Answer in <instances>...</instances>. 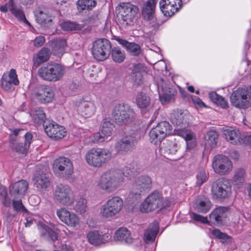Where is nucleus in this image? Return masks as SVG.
Here are the masks:
<instances>
[{"instance_id": "1", "label": "nucleus", "mask_w": 251, "mask_h": 251, "mask_svg": "<svg viewBox=\"0 0 251 251\" xmlns=\"http://www.w3.org/2000/svg\"><path fill=\"white\" fill-rule=\"evenodd\" d=\"M24 130L17 129L14 130L10 135V148L18 154L25 155L27 154L31 144L32 135L26 132L24 136L21 138Z\"/></svg>"}, {"instance_id": "2", "label": "nucleus", "mask_w": 251, "mask_h": 251, "mask_svg": "<svg viewBox=\"0 0 251 251\" xmlns=\"http://www.w3.org/2000/svg\"><path fill=\"white\" fill-rule=\"evenodd\" d=\"M188 116L181 110H176L173 111L171 114V120L174 125L176 126L175 134L183 138L187 142H192L193 141V133L186 129L188 126Z\"/></svg>"}, {"instance_id": "3", "label": "nucleus", "mask_w": 251, "mask_h": 251, "mask_svg": "<svg viewBox=\"0 0 251 251\" xmlns=\"http://www.w3.org/2000/svg\"><path fill=\"white\" fill-rule=\"evenodd\" d=\"M28 188V183L25 180H21L10 185L9 193L11 198L9 197L5 187H0V193L2 197V203L6 206L11 205V199H22L25 194Z\"/></svg>"}, {"instance_id": "4", "label": "nucleus", "mask_w": 251, "mask_h": 251, "mask_svg": "<svg viewBox=\"0 0 251 251\" xmlns=\"http://www.w3.org/2000/svg\"><path fill=\"white\" fill-rule=\"evenodd\" d=\"M123 174L121 171H110L101 175L98 186L105 192L111 193L116 190L123 183Z\"/></svg>"}, {"instance_id": "5", "label": "nucleus", "mask_w": 251, "mask_h": 251, "mask_svg": "<svg viewBox=\"0 0 251 251\" xmlns=\"http://www.w3.org/2000/svg\"><path fill=\"white\" fill-rule=\"evenodd\" d=\"M112 116L117 124L121 126L128 125L134 122L135 113L128 104L119 103L114 106L112 110Z\"/></svg>"}, {"instance_id": "6", "label": "nucleus", "mask_w": 251, "mask_h": 251, "mask_svg": "<svg viewBox=\"0 0 251 251\" xmlns=\"http://www.w3.org/2000/svg\"><path fill=\"white\" fill-rule=\"evenodd\" d=\"M170 201L164 199L162 194L157 191H154L145 200L141 205V211L147 212L157 208H163L170 206Z\"/></svg>"}, {"instance_id": "7", "label": "nucleus", "mask_w": 251, "mask_h": 251, "mask_svg": "<svg viewBox=\"0 0 251 251\" xmlns=\"http://www.w3.org/2000/svg\"><path fill=\"white\" fill-rule=\"evenodd\" d=\"M111 151L103 148H92L85 155L87 163L91 166L100 167L109 161L111 158Z\"/></svg>"}, {"instance_id": "8", "label": "nucleus", "mask_w": 251, "mask_h": 251, "mask_svg": "<svg viewBox=\"0 0 251 251\" xmlns=\"http://www.w3.org/2000/svg\"><path fill=\"white\" fill-rule=\"evenodd\" d=\"M230 100L232 105L236 108L244 109L251 106V86L233 91Z\"/></svg>"}, {"instance_id": "9", "label": "nucleus", "mask_w": 251, "mask_h": 251, "mask_svg": "<svg viewBox=\"0 0 251 251\" xmlns=\"http://www.w3.org/2000/svg\"><path fill=\"white\" fill-rule=\"evenodd\" d=\"M39 76L43 79L56 81L60 79L65 74L63 66L58 63H48L38 70Z\"/></svg>"}, {"instance_id": "10", "label": "nucleus", "mask_w": 251, "mask_h": 251, "mask_svg": "<svg viewBox=\"0 0 251 251\" xmlns=\"http://www.w3.org/2000/svg\"><path fill=\"white\" fill-rule=\"evenodd\" d=\"M211 192L214 199L224 201L228 198L231 194V184L225 178H219L212 184Z\"/></svg>"}, {"instance_id": "11", "label": "nucleus", "mask_w": 251, "mask_h": 251, "mask_svg": "<svg viewBox=\"0 0 251 251\" xmlns=\"http://www.w3.org/2000/svg\"><path fill=\"white\" fill-rule=\"evenodd\" d=\"M123 206V200L118 196H114L101 206L100 214L104 218H111L119 213Z\"/></svg>"}, {"instance_id": "12", "label": "nucleus", "mask_w": 251, "mask_h": 251, "mask_svg": "<svg viewBox=\"0 0 251 251\" xmlns=\"http://www.w3.org/2000/svg\"><path fill=\"white\" fill-rule=\"evenodd\" d=\"M54 198L61 205L67 207L72 206L75 200V194L70 187L62 184L56 186Z\"/></svg>"}, {"instance_id": "13", "label": "nucleus", "mask_w": 251, "mask_h": 251, "mask_svg": "<svg viewBox=\"0 0 251 251\" xmlns=\"http://www.w3.org/2000/svg\"><path fill=\"white\" fill-rule=\"evenodd\" d=\"M111 50V45L108 40L104 38L99 39L93 43L92 53L95 59L102 61L109 57Z\"/></svg>"}, {"instance_id": "14", "label": "nucleus", "mask_w": 251, "mask_h": 251, "mask_svg": "<svg viewBox=\"0 0 251 251\" xmlns=\"http://www.w3.org/2000/svg\"><path fill=\"white\" fill-rule=\"evenodd\" d=\"M117 10H119V17L121 18L123 24L131 25L136 22L139 11L137 6L128 2L123 3L117 8Z\"/></svg>"}, {"instance_id": "15", "label": "nucleus", "mask_w": 251, "mask_h": 251, "mask_svg": "<svg viewBox=\"0 0 251 251\" xmlns=\"http://www.w3.org/2000/svg\"><path fill=\"white\" fill-rule=\"evenodd\" d=\"M53 170L57 176L66 179L70 178L74 173L73 163L65 157H58L54 161Z\"/></svg>"}, {"instance_id": "16", "label": "nucleus", "mask_w": 251, "mask_h": 251, "mask_svg": "<svg viewBox=\"0 0 251 251\" xmlns=\"http://www.w3.org/2000/svg\"><path fill=\"white\" fill-rule=\"evenodd\" d=\"M172 127L169 122L162 121L152 127L150 131L149 136L151 142L160 143L168 135L171 133Z\"/></svg>"}, {"instance_id": "17", "label": "nucleus", "mask_w": 251, "mask_h": 251, "mask_svg": "<svg viewBox=\"0 0 251 251\" xmlns=\"http://www.w3.org/2000/svg\"><path fill=\"white\" fill-rule=\"evenodd\" d=\"M151 187L152 181L150 177L147 176H140L135 180L130 197L138 201L140 198L141 193L150 190Z\"/></svg>"}, {"instance_id": "18", "label": "nucleus", "mask_w": 251, "mask_h": 251, "mask_svg": "<svg viewBox=\"0 0 251 251\" xmlns=\"http://www.w3.org/2000/svg\"><path fill=\"white\" fill-rule=\"evenodd\" d=\"M212 168L215 173L221 176L228 174L232 169V164L229 159L223 155L215 156L212 161Z\"/></svg>"}, {"instance_id": "19", "label": "nucleus", "mask_w": 251, "mask_h": 251, "mask_svg": "<svg viewBox=\"0 0 251 251\" xmlns=\"http://www.w3.org/2000/svg\"><path fill=\"white\" fill-rule=\"evenodd\" d=\"M76 105L78 114L85 118L92 116L97 108L95 101L88 97L80 99Z\"/></svg>"}, {"instance_id": "20", "label": "nucleus", "mask_w": 251, "mask_h": 251, "mask_svg": "<svg viewBox=\"0 0 251 251\" xmlns=\"http://www.w3.org/2000/svg\"><path fill=\"white\" fill-rule=\"evenodd\" d=\"M156 3V0H148L144 3L142 8V16L144 19L146 21H152L150 24L154 28L159 26V24L154 18Z\"/></svg>"}, {"instance_id": "21", "label": "nucleus", "mask_w": 251, "mask_h": 251, "mask_svg": "<svg viewBox=\"0 0 251 251\" xmlns=\"http://www.w3.org/2000/svg\"><path fill=\"white\" fill-rule=\"evenodd\" d=\"M181 0H160L159 7L166 16H172L182 7Z\"/></svg>"}, {"instance_id": "22", "label": "nucleus", "mask_w": 251, "mask_h": 251, "mask_svg": "<svg viewBox=\"0 0 251 251\" xmlns=\"http://www.w3.org/2000/svg\"><path fill=\"white\" fill-rule=\"evenodd\" d=\"M44 127L48 136L54 140L61 139L66 135L65 128L53 121L49 122L47 125H44Z\"/></svg>"}, {"instance_id": "23", "label": "nucleus", "mask_w": 251, "mask_h": 251, "mask_svg": "<svg viewBox=\"0 0 251 251\" xmlns=\"http://www.w3.org/2000/svg\"><path fill=\"white\" fill-rule=\"evenodd\" d=\"M137 142V135L133 133L123 138L117 143L116 148L119 152L124 153L133 149Z\"/></svg>"}, {"instance_id": "24", "label": "nucleus", "mask_w": 251, "mask_h": 251, "mask_svg": "<svg viewBox=\"0 0 251 251\" xmlns=\"http://www.w3.org/2000/svg\"><path fill=\"white\" fill-rule=\"evenodd\" d=\"M56 214L60 221L68 226L74 227L79 224V218L65 207L57 209Z\"/></svg>"}, {"instance_id": "25", "label": "nucleus", "mask_w": 251, "mask_h": 251, "mask_svg": "<svg viewBox=\"0 0 251 251\" xmlns=\"http://www.w3.org/2000/svg\"><path fill=\"white\" fill-rule=\"evenodd\" d=\"M229 213L228 208L226 207L220 206L215 208L209 215L211 223L215 225L222 224L224 220Z\"/></svg>"}, {"instance_id": "26", "label": "nucleus", "mask_w": 251, "mask_h": 251, "mask_svg": "<svg viewBox=\"0 0 251 251\" xmlns=\"http://www.w3.org/2000/svg\"><path fill=\"white\" fill-rule=\"evenodd\" d=\"M33 184L38 191L44 193L50 186L49 176L43 173H37L33 178Z\"/></svg>"}, {"instance_id": "27", "label": "nucleus", "mask_w": 251, "mask_h": 251, "mask_svg": "<svg viewBox=\"0 0 251 251\" xmlns=\"http://www.w3.org/2000/svg\"><path fill=\"white\" fill-rule=\"evenodd\" d=\"M36 99L42 103L51 102L54 97V93L50 88L46 86L38 87L35 93Z\"/></svg>"}, {"instance_id": "28", "label": "nucleus", "mask_w": 251, "mask_h": 251, "mask_svg": "<svg viewBox=\"0 0 251 251\" xmlns=\"http://www.w3.org/2000/svg\"><path fill=\"white\" fill-rule=\"evenodd\" d=\"M212 207V203L209 199L204 196L198 197L194 204V209L198 212L206 213Z\"/></svg>"}, {"instance_id": "29", "label": "nucleus", "mask_w": 251, "mask_h": 251, "mask_svg": "<svg viewBox=\"0 0 251 251\" xmlns=\"http://www.w3.org/2000/svg\"><path fill=\"white\" fill-rule=\"evenodd\" d=\"M179 149V145L175 140H166L160 147L161 153L166 156L175 154Z\"/></svg>"}, {"instance_id": "30", "label": "nucleus", "mask_w": 251, "mask_h": 251, "mask_svg": "<svg viewBox=\"0 0 251 251\" xmlns=\"http://www.w3.org/2000/svg\"><path fill=\"white\" fill-rule=\"evenodd\" d=\"M223 134L226 140L233 144H237L241 142V133L237 129L226 127L223 128Z\"/></svg>"}, {"instance_id": "31", "label": "nucleus", "mask_w": 251, "mask_h": 251, "mask_svg": "<svg viewBox=\"0 0 251 251\" xmlns=\"http://www.w3.org/2000/svg\"><path fill=\"white\" fill-rule=\"evenodd\" d=\"M87 237L89 243L95 246L103 243L109 239L108 235H101L96 230L89 232Z\"/></svg>"}, {"instance_id": "32", "label": "nucleus", "mask_w": 251, "mask_h": 251, "mask_svg": "<svg viewBox=\"0 0 251 251\" xmlns=\"http://www.w3.org/2000/svg\"><path fill=\"white\" fill-rule=\"evenodd\" d=\"M159 225L156 222L151 223L144 232V239L146 242H153L158 232Z\"/></svg>"}, {"instance_id": "33", "label": "nucleus", "mask_w": 251, "mask_h": 251, "mask_svg": "<svg viewBox=\"0 0 251 251\" xmlns=\"http://www.w3.org/2000/svg\"><path fill=\"white\" fill-rule=\"evenodd\" d=\"M51 47L53 53L60 57L65 52V49L67 47L66 40L61 38L54 39L52 41Z\"/></svg>"}, {"instance_id": "34", "label": "nucleus", "mask_w": 251, "mask_h": 251, "mask_svg": "<svg viewBox=\"0 0 251 251\" xmlns=\"http://www.w3.org/2000/svg\"><path fill=\"white\" fill-rule=\"evenodd\" d=\"M116 40L120 45L125 47L127 51L133 55H138L141 53V48L138 44L128 42L127 41L120 38H117Z\"/></svg>"}, {"instance_id": "35", "label": "nucleus", "mask_w": 251, "mask_h": 251, "mask_svg": "<svg viewBox=\"0 0 251 251\" xmlns=\"http://www.w3.org/2000/svg\"><path fill=\"white\" fill-rule=\"evenodd\" d=\"M114 239L127 244L131 243L133 240L130 231L125 227L120 228L116 231Z\"/></svg>"}, {"instance_id": "36", "label": "nucleus", "mask_w": 251, "mask_h": 251, "mask_svg": "<svg viewBox=\"0 0 251 251\" xmlns=\"http://www.w3.org/2000/svg\"><path fill=\"white\" fill-rule=\"evenodd\" d=\"M34 15L37 22L40 25H45L52 22L50 16H49L45 11L37 9Z\"/></svg>"}, {"instance_id": "37", "label": "nucleus", "mask_w": 251, "mask_h": 251, "mask_svg": "<svg viewBox=\"0 0 251 251\" xmlns=\"http://www.w3.org/2000/svg\"><path fill=\"white\" fill-rule=\"evenodd\" d=\"M39 229L40 230L41 235L45 238L49 237L54 241L57 239V233L54 230H52L48 226L45 225H41L39 226Z\"/></svg>"}, {"instance_id": "38", "label": "nucleus", "mask_w": 251, "mask_h": 251, "mask_svg": "<svg viewBox=\"0 0 251 251\" xmlns=\"http://www.w3.org/2000/svg\"><path fill=\"white\" fill-rule=\"evenodd\" d=\"M110 52L113 61L117 63H122L126 58L125 51L119 47L111 48Z\"/></svg>"}, {"instance_id": "39", "label": "nucleus", "mask_w": 251, "mask_h": 251, "mask_svg": "<svg viewBox=\"0 0 251 251\" xmlns=\"http://www.w3.org/2000/svg\"><path fill=\"white\" fill-rule=\"evenodd\" d=\"M50 51L48 48L45 47L42 48L38 53L34 64H36L38 66L40 64L47 61L50 58Z\"/></svg>"}, {"instance_id": "40", "label": "nucleus", "mask_w": 251, "mask_h": 251, "mask_svg": "<svg viewBox=\"0 0 251 251\" xmlns=\"http://www.w3.org/2000/svg\"><path fill=\"white\" fill-rule=\"evenodd\" d=\"M77 9L79 13L84 10H90L96 5L95 0H78L76 3Z\"/></svg>"}, {"instance_id": "41", "label": "nucleus", "mask_w": 251, "mask_h": 251, "mask_svg": "<svg viewBox=\"0 0 251 251\" xmlns=\"http://www.w3.org/2000/svg\"><path fill=\"white\" fill-rule=\"evenodd\" d=\"M136 102L141 109L146 108L150 103V98L143 93L138 94L136 97Z\"/></svg>"}, {"instance_id": "42", "label": "nucleus", "mask_w": 251, "mask_h": 251, "mask_svg": "<svg viewBox=\"0 0 251 251\" xmlns=\"http://www.w3.org/2000/svg\"><path fill=\"white\" fill-rule=\"evenodd\" d=\"M142 69V66L140 64L135 65L133 69L131 76L134 83L137 85H140L142 83L143 76L141 73Z\"/></svg>"}, {"instance_id": "43", "label": "nucleus", "mask_w": 251, "mask_h": 251, "mask_svg": "<svg viewBox=\"0 0 251 251\" xmlns=\"http://www.w3.org/2000/svg\"><path fill=\"white\" fill-rule=\"evenodd\" d=\"M218 137L219 134L217 132L214 130L208 131L205 136V144L211 148L214 147L217 144Z\"/></svg>"}, {"instance_id": "44", "label": "nucleus", "mask_w": 251, "mask_h": 251, "mask_svg": "<svg viewBox=\"0 0 251 251\" xmlns=\"http://www.w3.org/2000/svg\"><path fill=\"white\" fill-rule=\"evenodd\" d=\"M209 97L213 102L221 106L222 108H226L228 106V103L224 98L218 95L215 92H211L209 94Z\"/></svg>"}, {"instance_id": "45", "label": "nucleus", "mask_w": 251, "mask_h": 251, "mask_svg": "<svg viewBox=\"0 0 251 251\" xmlns=\"http://www.w3.org/2000/svg\"><path fill=\"white\" fill-rule=\"evenodd\" d=\"M245 170L243 169H238L235 171L233 180L235 185L239 187L242 185L245 181Z\"/></svg>"}, {"instance_id": "46", "label": "nucleus", "mask_w": 251, "mask_h": 251, "mask_svg": "<svg viewBox=\"0 0 251 251\" xmlns=\"http://www.w3.org/2000/svg\"><path fill=\"white\" fill-rule=\"evenodd\" d=\"M61 28L64 30L71 31L81 30L83 25L75 22L66 21L61 24Z\"/></svg>"}, {"instance_id": "47", "label": "nucleus", "mask_w": 251, "mask_h": 251, "mask_svg": "<svg viewBox=\"0 0 251 251\" xmlns=\"http://www.w3.org/2000/svg\"><path fill=\"white\" fill-rule=\"evenodd\" d=\"M11 12L19 21L25 23L28 25H30V23L26 20L23 11L21 9L17 8L14 4L13 7L11 8Z\"/></svg>"}, {"instance_id": "48", "label": "nucleus", "mask_w": 251, "mask_h": 251, "mask_svg": "<svg viewBox=\"0 0 251 251\" xmlns=\"http://www.w3.org/2000/svg\"><path fill=\"white\" fill-rule=\"evenodd\" d=\"M33 119L37 124L47 125L48 123L46 121V115L43 110L39 108L34 112Z\"/></svg>"}, {"instance_id": "49", "label": "nucleus", "mask_w": 251, "mask_h": 251, "mask_svg": "<svg viewBox=\"0 0 251 251\" xmlns=\"http://www.w3.org/2000/svg\"><path fill=\"white\" fill-rule=\"evenodd\" d=\"M1 80H6V81L11 82V83H12L14 85H17L19 83L16 71L14 69L10 70L8 74H4L2 75Z\"/></svg>"}, {"instance_id": "50", "label": "nucleus", "mask_w": 251, "mask_h": 251, "mask_svg": "<svg viewBox=\"0 0 251 251\" xmlns=\"http://www.w3.org/2000/svg\"><path fill=\"white\" fill-rule=\"evenodd\" d=\"M86 208L87 200L84 198L80 197L76 201V204L74 207L75 210L80 214H83L86 212Z\"/></svg>"}, {"instance_id": "51", "label": "nucleus", "mask_w": 251, "mask_h": 251, "mask_svg": "<svg viewBox=\"0 0 251 251\" xmlns=\"http://www.w3.org/2000/svg\"><path fill=\"white\" fill-rule=\"evenodd\" d=\"M114 125L109 121H104L102 123L101 132L106 137L111 135Z\"/></svg>"}, {"instance_id": "52", "label": "nucleus", "mask_w": 251, "mask_h": 251, "mask_svg": "<svg viewBox=\"0 0 251 251\" xmlns=\"http://www.w3.org/2000/svg\"><path fill=\"white\" fill-rule=\"evenodd\" d=\"M212 234L216 238L220 239L223 243L230 241V237L226 233H223L219 229H214L212 231Z\"/></svg>"}, {"instance_id": "53", "label": "nucleus", "mask_w": 251, "mask_h": 251, "mask_svg": "<svg viewBox=\"0 0 251 251\" xmlns=\"http://www.w3.org/2000/svg\"><path fill=\"white\" fill-rule=\"evenodd\" d=\"M123 174V176L126 175L127 176L131 177L135 175L136 173V169L134 164H129L125 167L124 172H122Z\"/></svg>"}, {"instance_id": "54", "label": "nucleus", "mask_w": 251, "mask_h": 251, "mask_svg": "<svg viewBox=\"0 0 251 251\" xmlns=\"http://www.w3.org/2000/svg\"><path fill=\"white\" fill-rule=\"evenodd\" d=\"M13 207L17 211L26 212L27 210L23 204L21 199H12Z\"/></svg>"}, {"instance_id": "55", "label": "nucleus", "mask_w": 251, "mask_h": 251, "mask_svg": "<svg viewBox=\"0 0 251 251\" xmlns=\"http://www.w3.org/2000/svg\"><path fill=\"white\" fill-rule=\"evenodd\" d=\"M207 176L205 171L201 169L197 175L196 184L198 186H201L206 180Z\"/></svg>"}, {"instance_id": "56", "label": "nucleus", "mask_w": 251, "mask_h": 251, "mask_svg": "<svg viewBox=\"0 0 251 251\" xmlns=\"http://www.w3.org/2000/svg\"><path fill=\"white\" fill-rule=\"evenodd\" d=\"M106 138L101 132H98L94 134L91 137V141L93 143H99L103 142Z\"/></svg>"}, {"instance_id": "57", "label": "nucleus", "mask_w": 251, "mask_h": 251, "mask_svg": "<svg viewBox=\"0 0 251 251\" xmlns=\"http://www.w3.org/2000/svg\"><path fill=\"white\" fill-rule=\"evenodd\" d=\"M191 218L195 221L201 222L202 223H206L207 222V219L196 213H192L191 214Z\"/></svg>"}, {"instance_id": "58", "label": "nucleus", "mask_w": 251, "mask_h": 251, "mask_svg": "<svg viewBox=\"0 0 251 251\" xmlns=\"http://www.w3.org/2000/svg\"><path fill=\"white\" fill-rule=\"evenodd\" d=\"M14 3L13 0H9L7 3L0 7V10L2 12H6L8 10L11 11V8L13 7Z\"/></svg>"}, {"instance_id": "59", "label": "nucleus", "mask_w": 251, "mask_h": 251, "mask_svg": "<svg viewBox=\"0 0 251 251\" xmlns=\"http://www.w3.org/2000/svg\"><path fill=\"white\" fill-rule=\"evenodd\" d=\"M45 41L44 37L42 36H38L34 40V46L37 48L41 47L44 45Z\"/></svg>"}, {"instance_id": "60", "label": "nucleus", "mask_w": 251, "mask_h": 251, "mask_svg": "<svg viewBox=\"0 0 251 251\" xmlns=\"http://www.w3.org/2000/svg\"><path fill=\"white\" fill-rule=\"evenodd\" d=\"M13 85L14 84L11 83V82L6 81V80H1V87L5 91H8L13 89Z\"/></svg>"}, {"instance_id": "61", "label": "nucleus", "mask_w": 251, "mask_h": 251, "mask_svg": "<svg viewBox=\"0 0 251 251\" xmlns=\"http://www.w3.org/2000/svg\"><path fill=\"white\" fill-rule=\"evenodd\" d=\"M172 96L168 93H163L159 95V98L161 102L163 104L169 101L172 98Z\"/></svg>"}, {"instance_id": "62", "label": "nucleus", "mask_w": 251, "mask_h": 251, "mask_svg": "<svg viewBox=\"0 0 251 251\" xmlns=\"http://www.w3.org/2000/svg\"><path fill=\"white\" fill-rule=\"evenodd\" d=\"M28 201L32 205H36L39 202V198L37 196L35 195H31L28 199Z\"/></svg>"}, {"instance_id": "63", "label": "nucleus", "mask_w": 251, "mask_h": 251, "mask_svg": "<svg viewBox=\"0 0 251 251\" xmlns=\"http://www.w3.org/2000/svg\"><path fill=\"white\" fill-rule=\"evenodd\" d=\"M99 13L98 12L95 13L93 15L89 17V22L91 24L94 23L96 21L99 20Z\"/></svg>"}, {"instance_id": "64", "label": "nucleus", "mask_w": 251, "mask_h": 251, "mask_svg": "<svg viewBox=\"0 0 251 251\" xmlns=\"http://www.w3.org/2000/svg\"><path fill=\"white\" fill-rule=\"evenodd\" d=\"M244 144L251 147V135L246 136L243 139Z\"/></svg>"}]
</instances>
